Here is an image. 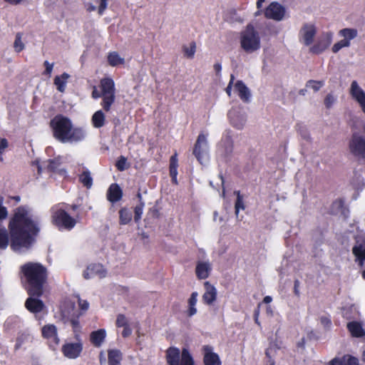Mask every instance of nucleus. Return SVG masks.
Returning a JSON list of instances; mask_svg holds the SVG:
<instances>
[{
    "mask_svg": "<svg viewBox=\"0 0 365 365\" xmlns=\"http://www.w3.org/2000/svg\"><path fill=\"white\" fill-rule=\"evenodd\" d=\"M299 284H300L299 281L298 279H295L294 285V292L297 296L299 295Z\"/></svg>",
    "mask_w": 365,
    "mask_h": 365,
    "instance_id": "13d9d810",
    "label": "nucleus"
},
{
    "mask_svg": "<svg viewBox=\"0 0 365 365\" xmlns=\"http://www.w3.org/2000/svg\"><path fill=\"white\" fill-rule=\"evenodd\" d=\"M86 137L85 131L81 128H72L70 124V143H77Z\"/></svg>",
    "mask_w": 365,
    "mask_h": 365,
    "instance_id": "c85d7f7f",
    "label": "nucleus"
},
{
    "mask_svg": "<svg viewBox=\"0 0 365 365\" xmlns=\"http://www.w3.org/2000/svg\"><path fill=\"white\" fill-rule=\"evenodd\" d=\"M196 49L195 43L192 42L189 46H183V52L185 56L189 58H193Z\"/></svg>",
    "mask_w": 365,
    "mask_h": 365,
    "instance_id": "c03bdc74",
    "label": "nucleus"
},
{
    "mask_svg": "<svg viewBox=\"0 0 365 365\" xmlns=\"http://www.w3.org/2000/svg\"><path fill=\"white\" fill-rule=\"evenodd\" d=\"M352 252L359 260H365V248H363L361 246H356L353 247Z\"/></svg>",
    "mask_w": 365,
    "mask_h": 365,
    "instance_id": "a18cd8bd",
    "label": "nucleus"
},
{
    "mask_svg": "<svg viewBox=\"0 0 365 365\" xmlns=\"http://www.w3.org/2000/svg\"><path fill=\"white\" fill-rule=\"evenodd\" d=\"M324 86L323 81L309 80L306 83V87L312 88L314 91H318Z\"/></svg>",
    "mask_w": 365,
    "mask_h": 365,
    "instance_id": "09e8293b",
    "label": "nucleus"
},
{
    "mask_svg": "<svg viewBox=\"0 0 365 365\" xmlns=\"http://www.w3.org/2000/svg\"><path fill=\"white\" fill-rule=\"evenodd\" d=\"M24 43L22 42V34L19 32L16 34L14 48L16 53H20L24 49Z\"/></svg>",
    "mask_w": 365,
    "mask_h": 365,
    "instance_id": "37998d69",
    "label": "nucleus"
},
{
    "mask_svg": "<svg viewBox=\"0 0 365 365\" xmlns=\"http://www.w3.org/2000/svg\"><path fill=\"white\" fill-rule=\"evenodd\" d=\"M208 141L207 136L200 133L195 144L192 153L200 164L206 163L208 160Z\"/></svg>",
    "mask_w": 365,
    "mask_h": 365,
    "instance_id": "0eeeda50",
    "label": "nucleus"
},
{
    "mask_svg": "<svg viewBox=\"0 0 365 365\" xmlns=\"http://www.w3.org/2000/svg\"><path fill=\"white\" fill-rule=\"evenodd\" d=\"M222 145L225 148V155H230L233 150L232 132L231 130H226L222 140Z\"/></svg>",
    "mask_w": 365,
    "mask_h": 365,
    "instance_id": "393cba45",
    "label": "nucleus"
},
{
    "mask_svg": "<svg viewBox=\"0 0 365 365\" xmlns=\"http://www.w3.org/2000/svg\"><path fill=\"white\" fill-rule=\"evenodd\" d=\"M9 146V142L5 138H0V155L3 154L4 150Z\"/></svg>",
    "mask_w": 365,
    "mask_h": 365,
    "instance_id": "5fc2aeb1",
    "label": "nucleus"
},
{
    "mask_svg": "<svg viewBox=\"0 0 365 365\" xmlns=\"http://www.w3.org/2000/svg\"><path fill=\"white\" fill-rule=\"evenodd\" d=\"M25 279V289L31 297H40L47 283L48 271L46 267L37 262H27L21 267Z\"/></svg>",
    "mask_w": 365,
    "mask_h": 365,
    "instance_id": "f03ea898",
    "label": "nucleus"
},
{
    "mask_svg": "<svg viewBox=\"0 0 365 365\" xmlns=\"http://www.w3.org/2000/svg\"><path fill=\"white\" fill-rule=\"evenodd\" d=\"M53 223L58 227L68 229V213L63 210H58L53 216Z\"/></svg>",
    "mask_w": 365,
    "mask_h": 365,
    "instance_id": "a211bd4d",
    "label": "nucleus"
},
{
    "mask_svg": "<svg viewBox=\"0 0 365 365\" xmlns=\"http://www.w3.org/2000/svg\"><path fill=\"white\" fill-rule=\"evenodd\" d=\"M132 333L131 329L128 326L124 327V329L122 332V335L123 337L129 336Z\"/></svg>",
    "mask_w": 365,
    "mask_h": 365,
    "instance_id": "4d7b16f0",
    "label": "nucleus"
},
{
    "mask_svg": "<svg viewBox=\"0 0 365 365\" xmlns=\"http://www.w3.org/2000/svg\"><path fill=\"white\" fill-rule=\"evenodd\" d=\"M92 97L93 98H98L100 97H102V92H99L96 87L93 88V92H92Z\"/></svg>",
    "mask_w": 365,
    "mask_h": 365,
    "instance_id": "bf43d9fd",
    "label": "nucleus"
},
{
    "mask_svg": "<svg viewBox=\"0 0 365 365\" xmlns=\"http://www.w3.org/2000/svg\"><path fill=\"white\" fill-rule=\"evenodd\" d=\"M272 301V298L270 296H266L264 299L263 302L265 304H269Z\"/></svg>",
    "mask_w": 365,
    "mask_h": 365,
    "instance_id": "774afa93",
    "label": "nucleus"
},
{
    "mask_svg": "<svg viewBox=\"0 0 365 365\" xmlns=\"http://www.w3.org/2000/svg\"><path fill=\"white\" fill-rule=\"evenodd\" d=\"M101 88L103 98L101 106L105 111L108 112L115 98L114 81L111 78H103L101 81Z\"/></svg>",
    "mask_w": 365,
    "mask_h": 365,
    "instance_id": "423d86ee",
    "label": "nucleus"
},
{
    "mask_svg": "<svg viewBox=\"0 0 365 365\" xmlns=\"http://www.w3.org/2000/svg\"><path fill=\"white\" fill-rule=\"evenodd\" d=\"M106 270L101 264H91L88 266L86 270L83 272V277L85 279H91L95 276H98L100 278L106 276Z\"/></svg>",
    "mask_w": 365,
    "mask_h": 365,
    "instance_id": "dca6fc26",
    "label": "nucleus"
},
{
    "mask_svg": "<svg viewBox=\"0 0 365 365\" xmlns=\"http://www.w3.org/2000/svg\"><path fill=\"white\" fill-rule=\"evenodd\" d=\"M339 35L350 42L351 40L355 38L358 35V31L355 29L346 28L339 31Z\"/></svg>",
    "mask_w": 365,
    "mask_h": 365,
    "instance_id": "72a5a7b5",
    "label": "nucleus"
},
{
    "mask_svg": "<svg viewBox=\"0 0 365 365\" xmlns=\"http://www.w3.org/2000/svg\"><path fill=\"white\" fill-rule=\"evenodd\" d=\"M108 61L109 64L112 66H115L119 64H122L124 62V59L120 58V56L115 53H110L108 56Z\"/></svg>",
    "mask_w": 365,
    "mask_h": 365,
    "instance_id": "a19ab883",
    "label": "nucleus"
},
{
    "mask_svg": "<svg viewBox=\"0 0 365 365\" xmlns=\"http://www.w3.org/2000/svg\"><path fill=\"white\" fill-rule=\"evenodd\" d=\"M72 300V306L70 305V309H72V319H77L82 316L89 307V304L86 300L81 299L78 294H73L72 299H69V302Z\"/></svg>",
    "mask_w": 365,
    "mask_h": 365,
    "instance_id": "9b49d317",
    "label": "nucleus"
},
{
    "mask_svg": "<svg viewBox=\"0 0 365 365\" xmlns=\"http://www.w3.org/2000/svg\"><path fill=\"white\" fill-rule=\"evenodd\" d=\"M166 360L168 365H194L192 357L187 349H180L170 347L166 351Z\"/></svg>",
    "mask_w": 365,
    "mask_h": 365,
    "instance_id": "39448f33",
    "label": "nucleus"
},
{
    "mask_svg": "<svg viewBox=\"0 0 365 365\" xmlns=\"http://www.w3.org/2000/svg\"><path fill=\"white\" fill-rule=\"evenodd\" d=\"M123 191L118 185L113 183L110 185L107 191V199L112 203L121 200Z\"/></svg>",
    "mask_w": 365,
    "mask_h": 365,
    "instance_id": "412c9836",
    "label": "nucleus"
},
{
    "mask_svg": "<svg viewBox=\"0 0 365 365\" xmlns=\"http://www.w3.org/2000/svg\"><path fill=\"white\" fill-rule=\"evenodd\" d=\"M327 365H358L357 359L350 356H344L342 358H334Z\"/></svg>",
    "mask_w": 365,
    "mask_h": 365,
    "instance_id": "a878e982",
    "label": "nucleus"
},
{
    "mask_svg": "<svg viewBox=\"0 0 365 365\" xmlns=\"http://www.w3.org/2000/svg\"><path fill=\"white\" fill-rule=\"evenodd\" d=\"M79 181L88 189L93 185V178L90 172L87 170L79 175Z\"/></svg>",
    "mask_w": 365,
    "mask_h": 365,
    "instance_id": "ea45409f",
    "label": "nucleus"
},
{
    "mask_svg": "<svg viewBox=\"0 0 365 365\" xmlns=\"http://www.w3.org/2000/svg\"><path fill=\"white\" fill-rule=\"evenodd\" d=\"M62 164L63 158L58 156L53 159H49L46 168L50 172L63 174L66 173V170L61 168Z\"/></svg>",
    "mask_w": 365,
    "mask_h": 365,
    "instance_id": "4be33fe9",
    "label": "nucleus"
},
{
    "mask_svg": "<svg viewBox=\"0 0 365 365\" xmlns=\"http://www.w3.org/2000/svg\"><path fill=\"white\" fill-rule=\"evenodd\" d=\"M78 222V220L72 218L70 217V229L73 227Z\"/></svg>",
    "mask_w": 365,
    "mask_h": 365,
    "instance_id": "338daca9",
    "label": "nucleus"
},
{
    "mask_svg": "<svg viewBox=\"0 0 365 365\" xmlns=\"http://www.w3.org/2000/svg\"><path fill=\"white\" fill-rule=\"evenodd\" d=\"M43 65L45 66V71L43 72V75L48 76V78L51 77V72L53 71V63H49L48 61H45L43 63Z\"/></svg>",
    "mask_w": 365,
    "mask_h": 365,
    "instance_id": "8fccbe9b",
    "label": "nucleus"
},
{
    "mask_svg": "<svg viewBox=\"0 0 365 365\" xmlns=\"http://www.w3.org/2000/svg\"><path fill=\"white\" fill-rule=\"evenodd\" d=\"M229 118L232 126L238 130L242 129L247 121L245 114L236 109H232L229 112Z\"/></svg>",
    "mask_w": 365,
    "mask_h": 365,
    "instance_id": "2eb2a0df",
    "label": "nucleus"
},
{
    "mask_svg": "<svg viewBox=\"0 0 365 365\" xmlns=\"http://www.w3.org/2000/svg\"><path fill=\"white\" fill-rule=\"evenodd\" d=\"M4 1L12 4V5H16L20 4L23 0H4Z\"/></svg>",
    "mask_w": 365,
    "mask_h": 365,
    "instance_id": "69168bd1",
    "label": "nucleus"
},
{
    "mask_svg": "<svg viewBox=\"0 0 365 365\" xmlns=\"http://www.w3.org/2000/svg\"><path fill=\"white\" fill-rule=\"evenodd\" d=\"M178 168V158L177 155L175 154L170 158V168Z\"/></svg>",
    "mask_w": 365,
    "mask_h": 365,
    "instance_id": "6e6d98bb",
    "label": "nucleus"
},
{
    "mask_svg": "<svg viewBox=\"0 0 365 365\" xmlns=\"http://www.w3.org/2000/svg\"><path fill=\"white\" fill-rule=\"evenodd\" d=\"M350 93L352 97L359 103L363 111L365 113V93L356 81L351 83Z\"/></svg>",
    "mask_w": 365,
    "mask_h": 365,
    "instance_id": "f3484780",
    "label": "nucleus"
},
{
    "mask_svg": "<svg viewBox=\"0 0 365 365\" xmlns=\"http://www.w3.org/2000/svg\"><path fill=\"white\" fill-rule=\"evenodd\" d=\"M197 296L198 294L197 292H192L188 300L189 309L187 312V314L189 317H192L197 313V309L195 307V305L197 302Z\"/></svg>",
    "mask_w": 365,
    "mask_h": 365,
    "instance_id": "4c0bfd02",
    "label": "nucleus"
},
{
    "mask_svg": "<svg viewBox=\"0 0 365 365\" xmlns=\"http://www.w3.org/2000/svg\"><path fill=\"white\" fill-rule=\"evenodd\" d=\"M138 197L139 198V204L137 205L134 208V220L137 223L139 222L140 220L141 219L145 206V203L142 201L140 193L138 194Z\"/></svg>",
    "mask_w": 365,
    "mask_h": 365,
    "instance_id": "e433bc0d",
    "label": "nucleus"
},
{
    "mask_svg": "<svg viewBox=\"0 0 365 365\" xmlns=\"http://www.w3.org/2000/svg\"><path fill=\"white\" fill-rule=\"evenodd\" d=\"M285 14V9L277 2H272L266 9L264 16L277 21H282Z\"/></svg>",
    "mask_w": 365,
    "mask_h": 365,
    "instance_id": "f8f14e48",
    "label": "nucleus"
},
{
    "mask_svg": "<svg viewBox=\"0 0 365 365\" xmlns=\"http://www.w3.org/2000/svg\"><path fill=\"white\" fill-rule=\"evenodd\" d=\"M9 243L8 232L4 227L0 228V250L6 249Z\"/></svg>",
    "mask_w": 365,
    "mask_h": 365,
    "instance_id": "58836bf2",
    "label": "nucleus"
},
{
    "mask_svg": "<svg viewBox=\"0 0 365 365\" xmlns=\"http://www.w3.org/2000/svg\"><path fill=\"white\" fill-rule=\"evenodd\" d=\"M333 34L327 32L323 34L317 43L309 48V51L314 54H319L325 51L332 41Z\"/></svg>",
    "mask_w": 365,
    "mask_h": 365,
    "instance_id": "ddd939ff",
    "label": "nucleus"
},
{
    "mask_svg": "<svg viewBox=\"0 0 365 365\" xmlns=\"http://www.w3.org/2000/svg\"><path fill=\"white\" fill-rule=\"evenodd\" d=\"M351 153L355 156L365 158V134L354 133L349 143Z\"/></svg>",
    "mask_w": 365,
    "mask_h": 365,
    "instance_id": "1a4fd4ad",
    "label": "nucleus"
},
{
    "mask_svg": "<svg viewBox=\"0 0 365 365\" xmlns=\"http://www.w3.org/2000/svg\"><path fill=\"white\" fill-rule=\"evenodd\" d=\"M99 2L98 14L101 15L107 8L108 0H98Z\"/></svg>",
    "mask_w": 365,
    "mask_h": 365,
    "instance_id": "864d4df0",
    "label": "nucleus"
},
{
    "mask_svg": "<svg viewBox=\"0 0 365 365\" xmlns=\"http://www.w3.org/2000/svg\"><path fill=\"white\" fill-rule=\"evenodd\" d=\"M37 297L29 296L25 302L24 306L26 309L31 313L38 314L43 312L46 306L41 299Z\"/></svg>",
    "mask_w": 365,
    "mask_h": 365,
    "instance_id": "4468645a",
    "label": "nucleus"
},
{
    "mask_svg": "<svg viewBox=\"0 0 365 365\" xmlns=\"http://www.w3.org/2000/svg\"><path fill=\"white\" fill-rule=\"evenodd\" d=\"M235 194L237 195V200L235 205V215L238 217L240 210H245V206L244 205L243 197L240 195V191H235Z\"/></svg>",
    "mask_w": 365,
    "mask_h": 365,
    "instance_id": "79ce46f5",
    "label": "nucleus"
},
{
    "mask_svg": "<svg viewBox=\"0 0 365 365\" xmlns=\"http://www.w3.org/2000/svg\"><path fill=\"white\" fill-rule=\"evenodd\" d=\"M118 212L120 225H128L132 220V212L128 207L121 208Z\"/></svg>",
    "mask_w": 365,
    "mask_h": 365,
    "instance_id": "2f4dec72",
    "label": "nucleus"
},
{
    "mask_svg": "<svg viewBox=\"0 0 365 365\" xmlns=\"http://www.w3.org/2000/svg\"><path fill=\"white\" fill-rule=\"evenodd\" d=\"M92 123L95 128H99L105 124V115L102 110H99L94 113L92 116Z\"/></svg>",
    "mask_w": 365,
    "mask_h": 365,
    "instance_id": "473e14b6",
    "label": "nucleus"
},
{
    "mask_svg": "<svg viewBox=\"0 0 365 365\" xmlns=\"http://www.w3.org/2000/svg\"><path fill=\"white\" fill-rule=\"evenodd\" d=\"M116 325L119 327L128 326V321L125 315L120 314L117 316Z\"/></svg>",
    "mask_w": 365,
    "mask_h": 365,
    "instance_id": "3c124183",
    "label": "nucleus"
},
{
    "mask_svg": "<svg viewBox=\"0 0 365 365\" xmlns=\"http://www.w3.org/2000/svg\"><path fill=\"white\" fill-rule=\"evenodd\" d=\"M50 127L56 139L62 143L68 141V118L58 114L51 120Z\"/></svg>",
    "mask_w": 365,
    "mask_h": 365,
    "instance_id": "20e7f679",
    "label": "nucleus"
},
{
    "mask_svg": "<svg viewBox=\"0 0 365 365\" xmlns=\"http://www.w3.org/2000/svg\"><path fill=\"white\" fill-rule=\"evenodd\" d=\"M233 81H234V76L231 75L230 81L226 88V92L228 94V96H230V94H231V88H232V84L233 83Z\"/></svg>",
    "mask_w": 365,
    "mask_h": 365,
    "instance_id": "680f3d73",
    "label": "nucleus"
},
{
    "mask_svg": "<svg viewBox=\"0 0 365 365\" xmlns=\"http://www.w3.org/2000/svg\"><path fill=\"white\" fill-rule=\"evenodd\" d=\"M42 336L48 339H52L56 344L59 343L56 328L53 324H47L42 328Z\"/></svg>",
    "mask_w": 365,
    "mask_h": 365,
    "instance_id": "b1692460",
    "label": "nucleus"
},
{
    "mask_svg": "<svg viewBox=\"0 0 365 365\" xmlns=\"http://www.w3.org/2000/svg\"><path fill=\"white\" fill-rule=\"evenodd\" d=\"M122 355L120 351L114 349L108 352V364L109 365H120Z\"/></svg>",
    "mask_w": 365,
    "mask_h": 365,
    "instance_id": "f704fd0d",
    "label": "nucleus"
},
{
    "mask_svg": "<svg viewBox=\"0 0 365 365\" xmlns=\"http://www.w3.org/2000/svg\"><path fill=\"white\" fill-rule=\"evenodd\" d=\"M170 174L171 178H175L178 175L177 168H170Z\"/></svg>",
    "mask_w": 365,
    "mask_h": 365,
    "instance_id": "0e129e2a",
    "label": "nucleus"
},
{
    "mask_svg": "<svg viewBox=\"0 0 365 365\" xmlns=\"http://www.w3.org/2000/svg\"><path fill=\"white\" fill-rule=\"evenodd\" d=\"M70 324L73 327L75 335L74 341L70 342V359L78 357L83 350V343L81 339V326L77 319H70Z\"/></svg>",
    "mask_w": 365,
    "mask_h": 365,
    "instance_id": "6e6552de",
    "label": "nucleus"
},
{
    "mask_svg": "<svg viewBox=\"0 0 365 365\" xmlns=\"http://www.w3.org/2000/svg\"><path fill=\"white\" fill-rule=\"evenodd\" d=\"M115 166L117 169L120 171H123L128 168V165L127 163V158L124 156L121 155L117 160L115 163Z\"/></svg>",
    "mask_w": 365,
    "mask_h": 365,
    "instance_id": "49530a36",
    "label": "nucleus"
},
{
    "mask_svg": "<svg viewBox=\"0 0 365 365\" xmlns=\"http://www.w3.org/2000/svg\"><path fill=\"white\" fill-rule=\"evenodd\" d=\"M235 87L241 100L244 102H249L251 97V93L245 84L242 81H238L235 83Z\"/></svg>",
    "mask_w": 365,
    "mask_h": 365,
    "instance_id": "5701e85b",
    "label": "nucleus"
},
{
    "mask_svg": "<svg viewBox=\"0 0 365 365\" xmlns=\"http://www.w3.org/2000/svg\"><path fill=\"white\" fill-rule=\"evenodd\" d=\"M347 328L353 336L361 337L365 335V331L362 328L361 324L357 322L348 323Z\"/></svg>",
    "mask_w": 365,
    "mask_h": 365,
    "instance_id": "cd10ccee",
    "label": "nucleus"
},
{
    "mask_svg": "<svg viewBox=\"0 0 365 365\" xmlns=\"http://www.w3.org/2000/svg\"><path fill=\"white\" fill-rule=\"evenodd\" d=\"M317 29L312 24H304L299 31V40L304 46H309L314 41Z\"/></svg>",
    "mask_w": 365,
    "mask_h": 365,
    "instance_id": "9d476101",
    "label": "nucleus"
},
{
    "mask_svg": "<svg viewBox=\"0 0 365 365\" xmlns=\"http://www.w3.org/2000/svg\"><path fill=\"white\" fill-rule=\"evenodd\" d=\"M56 314L64 323L68 321V304L66 301L60 302Z\"/></svg>",
    "mask_w": 365,
    "mask_h": 365,
    "instance_id": "c756f323",
    "label": "nucleus"
},
{
    "mask_svg": "<svg viewBox=\"0 0 365 365\" xmlns=\"http://www.w3.org/2000/svg\"><path fill=\"white\" fill-rule=\"evenodd\" d=\"M106 337V331L98 329L91 334V341L95 346H100Z\"/></svg>",
    "mask_w": 365,
    "mask_h": 365,
    "instance_id": "7c9ffc66",
    "label": "nucleus"
},
{
    "mask_svg": "<svg viewBox=\"0 0 365 365\" xmlns=\"http://www.w3.org/2000/svg\"><path fill=\"white\" fill-rule=\"evenodd\" d=\"M350 44L351 43L349 42L347 40L342 39L339 42L336 43L335 44H334L331 50L334 53H337L342 48L349 47Z\"/></svg>",
    "mask_w": 365,
    "mask_h": 365,
    "instance_id": "de8ad7c7",
    "label": "nucleus"
},
{
    "mask_svg": "<svg viewBox=\"0 0 365 365\" xmlns=\"http://www.w3.org/2000/svg\"><path fill=\"white\" fill-rule=\"evenodd\" d=\"M204 286L205 292L202 296V300L207 304H212L216 299L217 290L209 282H205Z\"/></svg>",
    "mask_w": 365,
    "mask_h": 365,
    "instance_id": "aec40b11",
    "label": "nucleus"
},
{
    "mask_svg": "<svg viewBox=\"0 0 365 365\" xmlns=\"http://www.w3.org/2000/svg\"><path fill=\"white\" fill-rule=\"evenodd\" d=\"M62 352L65 356L68 357V343H66L63 345Z\"/></svg>",
    "mask_w": 365,
    "mask_h": 365,
    "instance_id": "e2e57ef3",
    "label": "nucleus"
},
{
    "mask_svg": "<svg viewBox=\"0 0 365 365\" xmlns=\"http://www.w3.org/2000/svg\"><path fill=\"white\" fill-rule=\"evenodd\" d=\"M68 78V74L63 73L61 76H56L54 78V84L60 92H63L66 88V81Z\"/></svg>",
    "mask_w": 365,
    "mask_h": 365,
    "instance_id": "c9c22d12",
    "label": "nucleus"
},
{
    "mask_svg": "<svg viewBox=\"0 0 365 365\" xmlns=\"http://www.w3.org/2000/svg\"><path fill=\"white\" fill-rule=\"evenodd\" d=\"M8 228L10 247L14 251L29 249L36 241L41 231L40 221L31 214L29 207H17L11 217Z\"/></svg>",
    "mask_w": 365,
    "mask_h": 365,
    "instance_id": "f257e3e1",
    "label": "nucleus"
},
{
    "mask_svg": "<svg viewBox=\"0 0 365 365\" xmlns=\"http://www.w3.org/2000/svg\"><path fill=\"white\" fill-rule=\"evenodd\" d=\"M240 45L242 48L248 53H252L259 49V34L252 24H248L241 32Z\"/></svg>",
    "mask_w": 365,
    "mask_h": 365,
    "instance_id": "7ed1b4c3",
    "label": "nucleus"
},
{
    "mask_svg": "<svg viewBox=\"0 0 365 365\" xmlns=\"http://www.w3.org/2000/svg\"><path fill=\"white\" fill-rule=\"evenodd\" d=\"M210 265L208 262H199L197 264L195 272L199 279H204L208 277Z\"/></svg>",
    "mask_w": 365,
    "mask_h": 365,
    "instance_id": "bb28decb",
    "label": "nucleus"
},
{
    "mask_svg": "<svg viewBox=\"0 0 365 365\" xmlns=\"http://www.w3.org/2000/svg\"><path fill=\"white\" fill-rule=\"evenodd\" d=\"M320 320L321 323L326 327H329L331 324V321L327 317H322Z\"/></svg>",
    "mask_w": 365,
    "mask_h": 365,
    "instance_id": "052dcab7",
    "label": "nucleus"
},
{
    "mask_svg": "<svg viewBox=\"0 0 365 365\" xmlns=\"http://www.w3.org/2000/svg\"><path fill=\"white\" fill-rule=\"evenodd\" d=\"M335 102V98L331 94H328L324 100V104L327 108H330Z\"/></svg>",
    "mask_w": 365,
    "mask_h": 365,
    "instance_id": "603ef678",
    "label": "nucleus"
},
{
    "mask_svg": "<svg viewBox=\"0 0 365 365\" xmlns=\"http://www.w3.org/2000/svg\"><path fill=\"white\" fill-rule=\"evenodd\" d=\"M204 363L205 365H221V361L218 354L212 351V348L210 346L203 347Z\"/></svg>",
    "mask_w": 365,
    "mask_h": 365,
    "instance_id": "6ab92c4d",
    "label": "nucleus"
}]
</instances>
